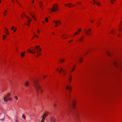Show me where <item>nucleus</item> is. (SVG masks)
<instances>
[{
	"mask_svg": "<svg viewBox=\"0 0 122 122\" xmlns=\"http://www.w3.org/2000/svg\"><path fill=\"white\" fill-rule=\"evenodd\" d=\"M81 28H80L78 30V32H80L81 31Z\"/></svg>",
	"mask_w": 122,
	"mask_h": 122,
	"instance_id": "473e14b6",
	"label": "nucleus"
},
{
	"mask_svg": "<svg viewBox=\"0 0 122 122\" xmlns=\"http://www.w3.org/2000/svg\"><path fill=\"white\" fill-rule=\"evenodd\" d=\"M23 15H24V16H22V15H21V17H22V18H23L24 17V16H25V14H23Z\"/></svg>",
	"mask_w": 122,
	"mask_h": 122,
	"instance_id": "49530a36",
	"label": "nucleus"
},
{
	"mask_svg": "<svg viewBox=\"0 0 122 122\" xmlns=\"http://www.w3.org/2000/svg\"><path fill=\"white\" fill-rule=\"evenodd\" d=\"M46 77V76H43V78H45Z\"/></svg>",
	"mask_w": 122,
	"mask_h": 122,
	"instance_id": "13d9d810",
	"label": "nucleus"
},
{
	"mask_svg": "<svg viewBox=\"0 0 122 122\" xmlns=\"http://www.w3.org/2000/svg\"><path fill=\"white\" fill-rule=\"evenodd\" d=\"M30 14L31 15V16L34 18V19L35 20H36V19L35 18L34 16L31 13H30Z\"/></svg>",
	"mask_w": 122,
	"mask_h": 122,
	"instance_id": "393cba45",
	"label": "nucleus"
},
{
	"mask_svg": "<svg viewBox=\"0 0 122 122\" xmlns=\"http://www.w3.org/2000/svg\"><path fill=\"white\" fill-rule=\"evenodd\" d=\"M14 26H13L11 28V30H12L14 29Z\"/></svg>",
	"mask_w": 122,
	"mask_h": 122,
	"instance_id": "a19ab883",
	"label": "nucleus"
},
{
	"mask_svg": "<svg viewBox=\"0 0 122 122\" xmlns=\"http://www.w3.org/2000/svg\"><path fill=\"white\" fill-rule=\"evenodd\" d=\"M96 4L99 6L100 4V3L97 2L96 1H94V2L93 3L94 4H96Z\"/></svg>",
	"mask_w": 122,
	"mask_h": 122,
	"instance_id": "f8f14e48",
	"label": "nucleus"
},
{
	"mask_svg": "<svg viewBox=\"0 0 122 122\" xmlns=\"http://www.w3.org/2000/svg\"><path fill=\"white\" fill-rule=\"evenodd\" d=\"M12 99L11 98H9L8 99V100H9L10 101H12Z\"/></svg>",
	"mask_w": 122,
	"mask_h": 122,
	"instance_id": "e433bc0d",
	"label": "nucleus"
},
{
	"mask_svg": "<svg viewBox=\"0 0 122 122\" xmlns=\"http://www.w3.org/2000/svg\"><path fill=\"white\" fill-rule=\"evenodd\" d=\"M45 20L46 21V22H48V19L47 17L45 19Z\"/></svg>",
	"mask_w": 122,
	"mask_h": 122,
	"instance_id": "cd10ccee",
	"label": "nucleus"
},
{
	"mask_svg": "<svg viewBox=\"0 0 122 122\" xmlns=\"http://www.w3.org/2000/svg\"><path fill=\"white\" fill-rule=\"evenodd\" d=\"M91 31V29H89L88 30H86V32L87 34L88 35H89L91 34V33L90 32Z\"/></svg>",
	"mask_w": 122,
	"mask_h": 122,
	"instance_id": "20e7f679",
	"label": "nucleus"
},
{
	"mask_svg": "<svg viewBox=\"0 0 122 122\" xmlns=\"http://www.w3.org/2000/svg\"><path fill=\"white\" fill-rule=\"evenodd\" d=\"M31 21V20H30H30H28V25L29 24V23H30V21Z\"/></svg>",
	"mask_w": 122,
	"mask_h": 122,
	"instance_id": "ea45409f",
	"label": "nucleus"
},
{
	"mask_svg": "<svg viewBox=\"0 0 122 122\" xmlns=\"http://www.w3.org/2000/svg\"><path fill=\"white\" fill-rule=\"evenodd\" d=\"M66 98L68 100L67 104L68 106L70 107H72L73 109H74L75 105V102L74 101H72V105H71V104L70 101V94H69L68 95H66Z\"/></svg>",
	"mask_w": 122,
	"mask_h": 122,
	"instance_id": "f257e3e1",
	"label": "nucleus"
},
{
	"mask_svg": "<svg viewBox=\"0 0 122 122\" xmlns=\"http://www.w3.org/2000/svg\"><path fill=\"white\" fill-rule=\"evenodd\" d=\"M110 32H111L112 33H113V31H111Z\"/></svg>",
	"mask_w": 122,
	"mask_h": 122,
	"instance_id": "680f3d73",
	"label": "nucleus"
},
{
	"mask_svg": "<svg viewBox=\"0 0 122 122\" xmlns=\"http://www.w3.org/2000/svg\"><path fill=\"white\" fill-rule=\"evenodd\" d=\"M82 59L81 58H80V59H78V61L80 63L82 61Z\"/></svg>",
	"mask_w": 122,
	"mask_h": 122,
	"instance_id": "6ab92c4d",
	"label": "nucleus"
},
{
	"mask_svg": "<svg viewBox=\"0 0 122 122\" xmlns=\"http://www.w3.org/2000/svg\"><path fill=\"white\" fill-rule=\"evenodd\" d=\"M27 51H28V52H30L31 53L35 54V52H36L37 53L38 52V51H36L35 49H33L32 50H31L30 49H27Z\"/></svg>",
	"mask_w": 122,
	"mask_h": 122,
	"instance_id": "7ed1b4c3",
	"label": "nucleus"
},
{
	"mask_svg": "<svg viewBox=\"0 0 122 122\" xmlns=\"http://www.w3.org/2000/svg\"><path fill=\"white\" fill-rule=\"evenodd\" d=\"M40 47V46H35V47L36 49H37V51H38V48L39 47Z\"/></svg>",
	"mask_w": 122,
	"mask_h": 122,
	"instance_id": "aec40b11",
	"label": "nucleus"
},
{
	"mask_svg": "<svg viewBox=\"0 0 122 122\" xmlns=\"http://www.w3.org/2000/svg\"><path fill=\"white\" fill-rule=\"evenodd\" d=\"M37 32L38 33H40V31L38 29L37 30Z\"/></svg>",
	"mask_w": 122,
	"mask_h": 122,
	"instance_id": "de8ad7c7",
	"label": "nucleus"
},
{
	"mask_svg": "<svg viewBox=\"0 0 122 122\" xmlns=\"http://www.w3.org/2000/svg\"><path fill=\"white\" fill-rule=\"evenodd\" d=\"M15 122H18V118L17 117H16V119L15 120Z\"/></svg>",
	"mask_w": 122,
	"mask_h": 122,
	"instance_id": "b1692460",
	"label": "nucleus"
},
{
	"mask_svg": "<svg viewBox=\"0 0 122 122\" xmlns=\"http://www.w3.org/2000/svg\"><path fill=\"white\" fill-rule=\"evenodd\" d=\"M1 120L2 121H3L4 120V119H1Z\"/></svg>",
	"mask_w": 122,
	"mask_h": 122,
	"instance_id": "864d4df0",
	"label": "nucleus"
},
{
	"mask_svg": "<svg viewBox=\"0 0 122 122\" xmlns=\"http://www.w3.org/2000/svg\"><path fill=\"white\" fill-rule=\"evenodd\" d=\"M7 12V11L6 10H5V11H4V15H6V14L5 13V12Z\"/></svg>",
	"mask_w": 122,
	"mask_h": 122,
	"instance_id": "c03bdc74",
	"label": "nucleus"
},
{
	"mask_svg": "<svg viewBox=\"0 0 122 122\" xmlns=\"http://www.w3.org/2000/svg\"><path fill=\"white\" fill-rule=\"evenodd\" d=\"M116 0H110V1L111 3L112 4H113L114 3V2Z\"/></svg>",
	"mask_w": 122,
	"mask_h": 122,
	"instance_id": "4be33fe9",
	"label": "nucleus"
},
{
	"mask_svg": "<svg viewBox=\"0 0 122 122\" xmlns=\"http://www.w3.org/2000/svg\"><path fill=\"white\" fill-rule=\"evenodd\" d=\"M55 10H56H56H57V8H55Z\"/></svg>",
	"mask_w": 122,
	"mask_h": 122,
	"instance_id": "bf43d9fd",
	"label": "nucleus"
},
{
	"mask_svg": "<svg viewBox=\"0 0 122 122\" xmlns=\"http://www.w3.org/2000/svg\"><path fill=\"white\" fill-rule=\"evenodd\" d=\"M34 82L33 86L35 87L36 92L38 93L40 88H41V86L40 84H38V81L36 80L33 81Z\"/></svg>",
	"mask_w": 122,
	"mask_h": 122,
	"instance_id": "f03ea898",
	"label": "nucleus"
},
{
	"mask_svg": "<svg viewBox=\"0 0 122 122\" xmlns=\"http://www.w3.org/2000/svg\"><path fill=\"white\" fill-rule=\"evenodd\" d=\"M114 64L117 67L118 66V64L117 62H114Z\"/></svg>",
	"mask_w": 122,
	"mask_h": 122,
	"instance_id": "dca6fc26",
	"label": "nucleus"
},
{
	"mask_svg": "<svg viewBox=\"0 0 122 122\" xmlns=\"http://www.w3.org/2000/svg\"><path fill=\"white\" fill-rule=\"evenodd\" d=\"M15 0L17 1V2L18 3L19 5H20L21 6V5L17 1V0Z\"/></svg>",
	"mask_w": 122,
	"mask_h": 122,
	"instance_id": "37998d69",
	"label": "nucleus"
},
{
	"mask_svg": "<svg viewBox=\"0 0 122 122\" xmlns=\"http://www.w3.org/2000/svg\"><path fill=\"white\" fill-rule=\"evenodd\" d=\"M76 117H77L78 116V115L77 114V113H76Z\"/></svg>",
	"mask_w": 122,
	"mask_h": 122,
	"instance_id": "8fccbe9b",
	"label": "nucleus"
},
{
	"mask_svg": "<svg viewBox=\"0 0 122 122\" xmlns=\"http://www.w3.org/2000/svg\"><path fill=\"white\" fill-rule=\"evenodd\" d=\"M39 5L41 7L42 9V6L43 5L42 2H41V4H40Z\"/></svg>",
	"mask_w": 122,
	"mask_h": 122,
	"instance_id": "5701e85b",
	"label": "nucleus"
},
{
	"mask_svg": "<svg viewBox=\"0 0 122 122\" xmlns=\"http://www.w3.org/2000/svg\"><path fill=\"white\" fill-rule=\"evenodd\" d=\"M26 16L27 18L29 19H30V18L29 17H28V16L26 15Z\"/></svg>",
	"mask_w": 122,
	"mask_h": 122,
	"instance_id": "09e8293b",
	"label": "nucleus"
},
{
	"mask_svg": "<svg viewBox=\"0 0 122 122\" xmlns=\"http://www.w3.org/2000/svg\"><path fill=\"white\" fill-rule=\"evenodd\" d=\"M39 50L40 51H42L41 49V48H40V49H39Z\"/></svg>",
	"mask_w": 122,
	"mask_h": 122,
	"instance_id": "6e6d98bb",
	"label": "nucleus"
},
{
	"mask_svg": "<svg viewBox=\"0 0 122 122\" xmlns=\"http://www.w3.org/2000/svg\"><path fill=\"white\" fill-rule=\"evenodd\" d=\"M6 37V36H5L4 35H3V38L4 40L5 39V38Z\"/></svg>",
	"mask_w": 122,
	"mask_h": 122,
	"instance_id": "c756f323",
	"label": "nucleus"
},
{
	"mask_svg": "<svg viewBox=\"0 0 122 122\" xmlns=\"http://www.w3.org/2000/svg\"><path fill=\"white\" fill-rule=\"evenodd\" d=\"M79 34V33H78V32H76L74 34V35H76Z\"/></svg>",
	"mask_w": 122,
	"mask_h": 122,
	"instance_id": "7c9ffc66",
	"label": "nucleus"
},
{
	"mask_svg": "<svg viewBox=\"0 0 122 122\" xmlns=\"http://www.w3.org/2000/svg\"><path fill=\"white\" fill-rule=\"evenodd\" d=\"M71 76H70L69 78V80L70 82H71Z\"/></svg>",
	"mask_w": 122,
	"mask_h": 122,
	"instance_id": "412c9836",
	"label": "nucleus"
},
{
	"mask_svg": "<svg viewBox=\"0 0 122 122\" xmlns=\"http://www.w3.org/2000/svg\"><path fill=\"white\" fill-rule=\"evenodd\" d=\"M75 66L73 68H72V70H71V72L73 71H74V69L75 68Z\"/></svg>",
	"mask_w": 122,
	"mask_h": 122,
	"instance_id": "72a5a7b5",
	"label": "nucleus"
},
{
	"mask_svg": "<svg viewBox=\"0 0 122 122\" xmlns=\"http://www.w3.org/2000/svg\"><path fill=\"white\" fill-rule=\"evenodd\" d=\"M60 70H61V71H62L63 72H64V71H65V70H63V69L62 68H60Z\"/></svg>",
	"mask_w": 122,
	"mask_h": 122,
	"instance_id": "2f4dec72",
	"label": "nucleus"
},
{
	"mask_svg": "<svg viewBox=\"0 0 122 122\" xmlns=\"http://www.w3.org/2000/svg\"><path fill=\"white\" fill-rule=\"evenodd\" d=\"M107 54L108 56H110V53L109 52H107Z\"/></svg>",
	"mask_w": 122,
	"mask_h": 122,
	"instance_id": "58836bf2",
	"label": "nucleus"
},
{
	"mask_svg": "<svg viewBox=\"0 0 122 122\" xmlns=\"http://www.w3.org/2000/svg\"><path fill=\"white\" fill-rule=\"evenodd\" d=\"M63 72V74H64V75H66V73H65L64 72H64Z\"/></svg>",
	"mask_w": 122,
	"mask_h": 122,
	"instance_id": "79ce46f5",
	"label": "nucleus"
},
{
	"mask_svg": "<svg viewBox=\"0 0 122 122\" xmlns=\"http://www.w3.org/2000/svg\"><path fill=\"white\" fill-rule=\"evenodd\" d=\"M36 37H38V36H36Z\"/></svg>",
	"mask_w": 122,
	"mask_h": 122,
	"instance_id": "338daca9",
	"label": "nucleus"
},
{
	"mask_svg": "<svg viewBox=\"0 0 122 122\" xmlns=\"http://www.w3.org/2000/svg\"><path fill=\"white\" fill-rule=\"evenodd\" d=\"M83 36H82L79 39V40L80 41H83Z\"/></svg>",
	"mask_w": 122,
	"mask_h": 122,
	"instance_id": "a211bd4d",
	"label": "nucleus"
},
{
	"mask_svg": "<svg viewBox=\"0 0 122 122\" xmlns=\"http://www.w3.org/2000/svg\"><path fill=\"white\" fill-rule=\"evenodd\" d=\"M40 92L41 93H42V90H41V89L40 90Z\"/></svg>",
	"mask_w": 122,
	"mask_h": 122,
	"instance_id": "603ef678",
	"label": "nucleus"
},
{
	"mask_svg": "<svg viewBox=\"0 0 122 122\" xmlns=\"http://www.w3.org/2000/svg\"><path fill=\"white\" fill-rule=\"evenodd\" d=\"M16 28L14 30V32H15L16 31Z\"/></svg>",
	"mask_w": 122,
	"mask_h": 122,
	"instance_id": "a18cd8bd",
	"label": "nucleus"
},
{
	"mask_svg": "<svg viewBox=\"0 0 122 122\" xmlns=\"http://www.w3.org/2000/svg\"><path fill=\"white\" fill-rule=\"evenodd\" d=\"M53 106L54 107H56V104H54L53 105Z\"/></svg>",
	"mask_w": 122,
	"mask_h": 122,
	"instance_id": "3c124183",
	"label": "nucleus"
},
{
	"mask_svg": "<svg viewBox=\"0 0 122 122\" xmlns=\"http://www.w3.org/2000/svg\"><path fill=\"white\" fill-rule=\"evenodd\" d=\"M8 97L7 96H6L5 97H4L3 98V100L4 102H7L8 101V99L6 98L7 97Z\"/></svg>",
	"mask_w": 122,
	"mask_h": 122,
	"instance_id": "9d476101",
	"label": "nucleus"
},
{
	"mask_svg": "<svg viewBox=\"0 0 122 122\" xmlns=\"http://www.w3.org/2000/svg\"><path fill=\"white\" fill-rule=\"evenodd\" d=\"M15 98L16 100H17L18 99V98L16 96H15L14 97Z\"/></svg>",
	"mask_w": 122,
	"mask_h": 122,
	"instance_id": "c9c22d12",
	"label": "nucleus"
},
{
	"mask_svg": "<svg viewBox=\"0 0 122 122\" xmlns=\"http://www.w3.org/2000/svg\"><path fill=\"white\" fill-rule=\"evenodd\" d=\"M66 5V6H68L69 7H72V6H70V5H72L71 4L69 3H68V4H66V5Z\"/></svg>",
	"mask_w": 122,
	"mask_h": 122,
	"instance_id": "9b49d317",
	"label": "nucleus"
},
{
	"mask_svg": "<svg viewBox=\"0 0 122 122\" xmlns=\"http://www.w3.org/2000/svg\"><path fill=\"white\" fill-rule=\"evenodd\" d=\"M56 5L57 6L58 5L57 4H54V5H53L54 6L53 7L52 9L51 10L52 11V12H55V11H56V10H55V7L54 6L55 5Z\"/></svg>",
	"mask_w": 122,
	"mask_h": 122,
	"instance_id": "1a4fd4ad",
	"label": "nucleus"
},
{
	"mask_svg": "<svg viewBox=\"0 0 122 122\" xmlns=\"http://www.w3.org/2000/svg\"><path fill=\"white\" fill-rule=\"evenodd\" d=\"M47 116V115L46 114H44L42 117V120L41 121H44L45 119V118Z\"/></svg>",
	"mask_w": 122,
	"mask_h": 122,
	"instance_id": "6e6552de",
	"label": "nucleus"
},
{
	"mask_svg": "<svg viewBox=\"0 0 122 122\" xmlns=\"http://www.w3.org/2000/svg\"><path fill=\"white\" fill-rule=\"evenodd\" d=\"M73 41V40H71L70 41H69V42H72V41Z\"/></svg>",
	"mask_w": 122,
	"mask_h": 122,
	"instance_id": "5fc2aeb1",
	"label": "nucleus"
},
{
	"mask_svg": "<svg viewBox=\"0 0 122 122\" xmlns=\"http://www.w3.org/2000/svg\"><path fill=\"white\" fill-rule=\"evenodd\" d=\"M34 0H33L32 1V3H34Z\"/></svg>",
	"mask_w": 122,
	"mask_h": 122,
	"instance_id": "052dcab7",
	"label": "nucleus"
},
{
	"mask_svg": "<svg viewBox=\"0 0 122 122\" xmlns=\"http://www.w3.org/2000/svg\"><path fill=\"white\" fill-rule=\"evenodd\" d=\"M8 29L6 28H5V32L6 33V34H9V33L8 32Z\"/></svg>",
	"mask_w": 122,
	"mask_h": 122,
	"instance_id": "ddd939ff",
	"label": "nucleus"
},
{
	"mask_svg": "<svg viewBox=\"0 0 122 122\" xmlns=\"http://www.w3.org/2000/svg\"><path fill=\"white\" fill-rule=\"evenodd\" d=\"M55 8H57H57H58V7H57V6H55Z\"/></svg>",
	"mask_w": 122,
	"mask_h": 122,
	"instance_id": "4d7b16f0",
	"label": "nucleus"
},
{
	"mask_svg": "<svg viewBox=\"0 0 122 122\" xmlns=\"http://www.w3.org/2000/svg\"><path fill=\"white\" fill-rule=\"evenodd\" d=\"M52 34H54V32H53L52 33Z\"/></svg>",
	"mask_w": 122,
	"mask_h": 122,
	"instance_id": "774afa93",
	"label": "nucleus"
},
{
	"mask_svg": "<svg viewBox=\"0 0 122 122\" xmlns=\"http://www.w3.org/2000/svg\"><path fill=\"white\" fill-rule=\"evenodd\" d=\"M121 25H122V22H121ZM119 28H120V29H119V31H121V29L122 28V26H120L119 27Z\"/></svg>",
	"mask_w": 122,
	"mask_h": 122,
	"instance_id": "bb28decb",
	"label": "nucleus"
},
{
	"mask_svg": "<svg viewBox=\"0 0 122 122\" xmlns=\"http://www.w3.org/2000/svg\"><path fill=\"white\" fill-rule=\"evenodd\" d=\"M57 71H58L59 72V73H61V71H59L58 69V68H57Z\"/></svg>",
	"mask_w": 122,
	"mask_h": 122,
	"instance_id": "4c0bfd02",
	"label": "nucleus"
},
{
	"mask_svg": "<svg viewBox=\"0 0 122 122\" xmlns=\"http://www.w3.org/2000/svg\"><path fill=\"white\" fill-rule=\"evenodd\" d=\"M29 82L27 81H26L25 83V85L26 86H28L29 85Z\"/></svg>",
	"mask_w": 122,
	"mask_h": 122,
	"instance_id": "2eb2a0df",
	"label": "nucleus"
},
{
	"mask_svg": "<svg viewBox=\"0 0 122 122\" xmlns=\"http://www.w3.org/2000/svg\"><path fill=\"white\" fill-rule=\"evenodd\" d=\"M64 35H63L61 36L62 37V38H63V39H66L67 38L66 37H64Z\"/></svg>",
	"mask_w": 122,
	"mask_h": 122,
	"instance_id": "f704fd0d",
	"label": "nucleus"
},
{
	"mask_svg": "<svg viewBox=\"0 0 122 122\" xmlns=\"http://www.w3.org/2000/svg\"><path fill=\"white\" fill-rule=\"evenodd\" d=\"M65 61V59H63L61 61V62L63 63Z\"/></svg>",
	"mask_w": 122,
	"mask_h": 122,
	"instance_id": "c85d7f7f",
	"label": "nucleus"
},
{
	"mask_svg": "<svg viewBox=\"0 0 122 122\" xmlns=\"http://www.w3.org/2000/svg\"><path fill=\"white\" fill-rule=\"evenodd\" d=\"M66 88L67 89L69 90L70 91H71L72 89L71 87L68 85H66Z\"/></svg>",
	"mask_w": 122,
	"mask_h": 122,
	"instance_id": "39448f33",
	"label": "nucleus"
},
{
	"mask_svg": "<svg viewBox=\"0 0 122 122\" xmlns=\"http://www.w3.org/2000/svg\"><path fill=\"white\" fill-rule=\"evenodd\" d=\"M53 22L56 23V27H57L58 25L57 24V23H58L59 24H61V23L58 20H54L53 21Z\"/></svg>",
	"mask_w": 122,
	"mask_h": 122,
	"instance_id": "0eeeda50",
	"label": "nucleus"
},
{
	"mask_svg": "<svg viewBox=\"0 0 122 122\" xmlns=\"http://www.w3.org/2000/svg\"><path fill=\"white\" fill-rule=\"evenodd\" d=\"M22 118L24 119L25 120V116L24 115H23L22 116Z\"/></svg>",
	"mask_w": 122,
	"mask_h": 122,
	"instance_id": "a878e982",
	"label": "nucleus"
},
{
	"mask_svg": "<svg viewBox=\"0 0 122 122\" xmlns=\"http://www.w3.org/2000/svg\"><path fill=\"white\" fill-rule=\"evenodd\" d=\"M37 55L36 56V57H38L41 54V53L40 52L38 51V52H37L36 53Z\"/></svg>",
	"mask_w": 122,
	"mask_h": 122,
	"instance_id": "f3484780",
	"label": "nucleus"
},
{
	"mask_svg": "<svg viewBox=\"0 0 122 122\" xmlns=\"http://www.w3.org/2000/svg\"><path fill=\"white\" fill-rule=\"evenodd\" d=\"M91 22H92V23H93V20H91Z\"/></svg>",
	"mask_w": 122,
	"mask_h": 122,
	"instance_id": "e2e57ef3",
	"label": "nucleus"
},
{
	"mask_svg": "<svg viewBox=\"0 0 122 122\" xmlns=\"http://www.w3.org/2000/svg\"><path fill=\"white\" fill-rule=\"evenodd\" d=\"M41 122H44L43 121H41Z\"/></svg>",
	"mask_w": 122,
	"mask_h": 122,
	"instance_id": "69168bd1",
	"label": "nucleus"
},
{
	"mask_svg": "<svg viewBox=\"0 0 122 122\" xmlns=\"http://www.w3.org/2000/svg\"><path fill=\"white\" fill-rule=\"evenodd\" d=\"M42 22L43 23H45V22L44 21H42Z\"/></svg>",
	"mask_w": 122,
	"mask_h": 122,
	"instance_id": "0e129e2a",
	"label": "nucleus"
},
{
	"mask_svg": "<svg viewBox=\"0 0 122 122\" xmlns=\"http://www.w3.org/2000/svg\"><path fill=\"white\" fill-rule=\"evenodd\" d=\"M50 119L51 122H55L56 121L55 118L53 117H51Z\"/></svg>",
	"mask_w": 122,
	"mask_h": 122,
	"instance_id": "423d86ee",
	"label": "nucleus"
},
{
	"mask_svg": "<svg viewBox=\"0 0 122 122\" xmlns=\"http://www.w3.org/2000/svg\"><path fill=\"white\" fill-rule=\"evenodd\" d=\"M25 53L22 52L21 53V57H23L24 56Z\"/></svg>",
	"mask_w": 122,
	"mask_h": 122,
	"instance_id": "4468645a",
	"label": "nucleus"
}]
</instances>
